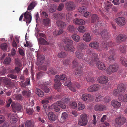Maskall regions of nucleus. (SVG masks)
<instances>
[{"label":"nucleus","mask_w":127,"mask_h":127,"mask_svg":"<svg viewBox=\"0 0 127 127\" xmlns=\"http://www.w3.org/2000/svg\"><path fill=\"white\" fill-rule=\"evenodd\" d=\"M116 23L119 26L122 27L125 25L126 22L124 17H121L117 18L115 19Z\"/></svg>","instance_id":"9"},{"label":"nucleus","mask_w":127,"mask_h":127,"mask_svg":"<svg viewBox=\"0 0 127 127\" xmlns=\"http://www.w3.org/2000/svg\"><path fill=\"white\" fill-rule=\"evenodd\" d=\"M75 5L72 1L68 2L66 4V7L68 10H73L75 9Z\"/></svg>","instance_id":"25"},{"label":"nucleus","mask_w":127,"mask_h":127,"mask_svg":"<svg viewBox=\"0 0 127 127\" xmlns=\"http://www.w3.org/2000/svg\"><path fill=\"white\" fill-rule=\"evenodd\" d=\"M99 59L98 54L94 53H92V57H87L86 59V61L89 65L92 66L94 65L95 63L97 62Z\"/></svg>","instance_id":"2"},{"label":"nucleus","mask_w":127,"mask_h":127,"mask_svg":"<svg viewBox=\"0 0 127 127\" xmlns=\"http://www.w3.org/2000/svg\"><path fill=\"white\" fill-rule=\"evenodd\" d=\"M98 82L100 84H105L108 81V78L104 75L99 76L97 78Z\"/></svg>","instance_id":"12"},{"label":"nucleus","mask_w":127,"mask_h":127,"mask_svg":"<svg viewBox=\"0 0 127 127\" xmlns=\"http://www.w3.org/2000/svg\"><path fill=\"white\" fill-rule=\"evenodd\" d=\"M57 71L54 68L51 67L48 69L47 73L49 75L51 74L55 75L57 73Z\"/></svg>","instance_id":"41"},{"label":"nucleus","mask_w":127,"mask_h":127,"mask_svg":"<svg viewBox=\"0 0 127 127\" xmlns=\"http://www.w3.org/2000/svg\"><path fill=\"white\" fill-rule=\"evenodd\" d=\"M127 39V36L124 34H120L117 37L116 41V42L120 43L125 41Z\"/></svg>","instance_id":"10"},{"label":"nucleus","mask_w":127,"mask_h":127,"mask_svg":"<svg viewBox=\"0 0 127 127\" xmlns=\"http://www.w3.org/2000/svg\"><path fill=\"white\" fill-rule=\"evenodd\" d=\"M126 119L123 115H121L115 120V126L120 127L121 126L124 124L125 122Z\"/></svg>","instance_id":"6"},{"label":"nucleus","mask_w":127,"mask_h":127,"mask_svg":"<svg viewBox=\"0 0 127 127\" xmlns=\"http://www.w3.org/2000/svg\"><path fill=\"white\" fill-rule=\"evenodd\" d=\"M120 62L121 64L127 67V61L124 57H122L120 58Z\"/></svg>","instance_id":"44"},{"label":"nucleus","mask_w":127,"mask_h":127,"mask_svg":"<svg viewBox=\"0 0 127 127\" xmlns=\"http://www.w3.org/2000/svg\"><path fill=\"white\" fill-rule=\"evenodd\" d=\"M56 23L57 25L60 28H64L66 26L65 23L62 21L58 20L56 22Z\"/></svg>","instance_id":"32"},{"label":"nucleus","mask_w":127,"mask_h":127,"mask_svg":"<svg viewBox=\"0 0 127 127\" xmlns=\"http://www.w3.org/2000/svg\"><path fill=\"white\" fill-rule=\"evenodd\" d=\"M99 19V18L97 15L95 14H93L91 18V22L92 23H94Z\"/></svg>","instance_id":"37"},{"label":"nucleus","mask_w":127,"mask_h":127,"mask_svg":"<svg viewBox=\"0 0 127 127\" xmlns=\"http://www.w3.org/2000/svg\"><path fill=\"white\" fill-rule=\"evenodd\" d=\"M15 64L17 66L19 67H21L22 66V64L21 63V61L18 59H16L15 61Z\"/></svg>","instance_id":"53"},{"label":"nucleus","mask_w":127,"mask_h":127,"mask_svg":"<svg viewBox=\"0 0 127 127\" xmlns=\"http://www.w3.org/2000/svg\"><path fill=\"white\" fill-rule=\"evenodd\" d=\"M35 92L36 94L39 97H42L44 95V93L40 89H36Z\"/></svg>","instance_id":"45"},{"label":"nucleus","mask_w":127,"mask_h":127,"mask_svg":"<svg viewBox=\"0 0 127 127\" xmlns=\"http://www.w3.org/2000/svg\"><path fill=\"white\" fill-rule=\"evenodd\" d=\"M84 40L86 42L90 41L91 39V37L89 33H85L83 36Z\"/></svg>","instance_id":"34"},{"label":"nucleus","mask_w":127,"mask_h":127,"mask_svg":"<svg viewBox=\"0 0 127 127\" xmlns=\"http://www.w3.org/2000/svg\"><path fill=\"white\" fill-rule=\"evenodd\" d=\"M24 15V17L26 19V23L28 24L30 23L31 21L32 18L30 12L27 11Z\"/></svg>","instance_id":"14"},{"label":"nucleus","mask_w":127,"mask_h":127,"mask_svg":"<svg viewBox=\"0 0 127 127\" xmlns=\"http://www.w3.org/2000/svg\"><path fill=\"white\" fill-rule=\"evenodd\" d=\"M22 94L24 96L29 97L30 95V90L28 91H24L22 92Z\"/></svg>","instance_id":"57"},{"label":"nucleus","mask_w":127,"mask_h":127,"mask_svg":"<svg viewBox=\"0 0 127 127\" xmlns=\"http://www.w3.org/2000/svg\"><path fill=\"white\" fill-rule=\"evenodd\" d=\"M26 113L29 115H32L34 112V110L32 108H26Z\"/></svg>","instance_id":"49"},{"label":"nucleus","mask_w":127,"mask_h":127,"mask_svg":"<svg viewBox=\"0 0 127 127\" xmlns=\"http://www.w3.org/2000/svg\"><path fill=\"white\" fill-rule=\"evenodd\" d=\"M11 60V59L10 57H7L5 59L3 63L5 64H9L10 63Z\"/></svg>","instance_id":"63"},{"label":"nucleus","mask_w":127,"mask_h":127,"mask_svg":"<svg viewBox=\"0 0 127 127\" xmlns=\"http://www.w3.org/2000/svg\"><path fill=\"white\" fill-rule=\"evenodd\" d=\"M67 114L66 112L63 113L60 118L61 122L63 123L66 121L67 119Z\"/></svg>","instance_id":"36"},{"label":"nucleus","mask_w":127,"mask_h":127,"mask_svg":"<svg viewBox=\"0 0 127 127\" xmlns=\"http://www.w3.org/2000/svg\"><path fill=\"white\" fill-rule=\"evenodd\" d=\"M67 54L64 52H61L59 53L58 55V57L60 58H64L66 57Z\"/></svg>","instance_id":"51"},{"label":"nucleus","mask_w":127,"mask_h":127,"mask_svg":"<svg viewBox=\"0 0 127 127\" xmlns=\"http://www.w3.org/2000/svg\"><path fill=\"white\" fill-rule=\"evenodd\" d=\"M119 66L117 63H114L110 65L106 69V73L108 74L111 75L117 72L119 69Z\"/></svg>","instance_id":"4"},{"label":"nucleus","mask_w":127,"mask_h":127,"mask_svg":"<svg viewBox=\"0 0 127 127\" xmlns=\"http://www.w3.org/2000/svg\"><path fill=\"white\" fill-rule=\"evenodd\" d=\"M119 99L121 101L127 102V94H125L124 95L123 94L120 95L119 97Z\"/></svg>","instance_id":"38"},{"label":"nucleus","mask_w":127,"mask_h":127,"mask_svg":"<svg viewBox=\"0 0 127 127\" xmlns=\"http://www.w3.org/2000/svg\"><path fill=\"white\" fill-rule=\"evenodd\" d=\"M8 46L7 44L3 43L1 44L0 46L1 48L3 51H6Z\"/></svg>","instance_id":"59"},{"label":"nucleus","mask_w":127,"mask_h":127,"mask_svg":"<svg viewBox=\"0 0 127 127\" xmlns=\"http://www.w3.org/2000/svg\"><path fill=\"white\" fill-rule=\"evenodd\" d=\"M78 30L80 32H85L86 29L83 26H81L79 27L78 29Z\"/></svg>","instance_id":"62"},{"label":"nucleus","mask_w":127,"mask_h":127,"mask_svg":"<svg viewBox=\"0 0 127 127\" xmlns=\"http://www.w3.org/2000/svg\"><path fill=\"white\" fill-rule=\"evenodd\" d=\"M67 30L70 32L75 33L76 31V28L72 25H69L67 28Z\"/></svg>","instance_id":"35"},{"label":"nucleus","mask_w":127,"mask_h":127,"mask_svg":"<svg viewBox=\"0 0 127 127\" xmlns=\"http://www.w3.org/2000/svg\"><path fill=\"white\" fill-rule=\"evenodd\" d=\"M121 103L117 100H113L111 102V105L116 109H118L120 108L121 105Z\"/></svg>","instance_id":"19"},{"label":"nucleus","mask_w":127,"mask_h":127,"mask_svg":"<svg viewBox=\"0 0 127 127\" xmlns=\"http://www.w3.org/2000/svg\"><path fill=\"white\" fill-rule=\"evenodd\" d=\"M127 46L125 45H120L119 48V51L120 52L123 54H125L126 52Z\"/></svg>","instance_id":"31"},{"label":"nucleus","mask_w":127,"mask_h":127,"mask_svg":"<svg viewBox=\"0 0 127 127\" xmlns=\"http://www.w3.org/2000/svg\"><path fill=\"white\" fill-rule=\"evenodd\" d=\"M3 82L5 85L10 87L14 86V82H12L10 80L6 78H4L3 80Z\"/></svg>","instance_id":"20"},{"label":"nucleus","mask_w":127,"mask_h":127,"mask_svg":"<svg viewBox=\"0 0 127 127\" xmlns=\"http://www.w3.org/2000/svg\"><path fill=\"white\" fill-rule=\"evenodd\" d=\"M93 32L96 35L98 34L99 33L98 28L96 25H94L93 27Z\"/></svg>","instance_id":"50"},{"label":"nucleus","mask_w":127,"mask_h":127,"mask_svg":"<svg viewBox=\"0 0 127 127\" xmlns=\"http://www.w3.org/2000/svg\"><path fill=\"white\" fill-rule=\"evenodd\" d=\"M115 55H110L108 57V60L109 62H113L115 61L116 58Z\"/></svg>","instance_id":"58"},{"label":"nucleus","mask_w":127,"mask_h":127,"mask_svg":"<svg viewBox=\"0 0 127 127\" xmlns=\"http://www.w3.org/2000/svg\"><path fill=\"white\" fill-rule=\"evenodd\" d=\"M34 124L33 122L28 120L26 122L25 127H34Z\"/></svg>","instance_id":"42"},{"label":"nucleus","mask_w":127,"mask_h":127,"mask_svg":"<svg viewBox=\"0 0 127 127\" xmlns=\"http://www.w3.org/2000/svg\"><path fill=\"white\" fill-rule=\"evenodd\" d=\"M109 32L106 29L103 30L101 32V35L103 38H107L108 36Z\"/></svg>","instance_id":"33"},{"label":"nucleus","mask_w":127,"mask_h":127,"mask_svg":"<svg viewBox=\"0 0 127 127\" xmlns=\"http://www.w3.org/2000/svg\"><path fill=\"white\" fill-rule=\"evenodd\" d=\"M52 84L51 82L49 81L48 82H45L43 83L40 87L41 88L45 93H48L50 91V89L47 88L46 86L49 85H50Z\"/></svg>","instance_id":"11"},{"label":"nucleus","mask_w":127,"mask_h":127,"mask_svg":"<svg viewBox=\"0 0 127 127\" xmlns=\"http://www.w3.org/2000/svg\"><path fill=\"white\" fill-rule=\"evenodd\" d=\"M57 104L58 106H59L61 108L63 109H65L66 106L65 104L62 101H59L57 102Z\"/></svg>","instance_id":"43"},{"label":"nucleus","mask_w":127,"mask_h":127,"mask_svg":"<svg viewBox=\"0 0 127 127\" xmlns=\"http://www.w3.org/2000/svg\"><path fill=\"white\" fill-rule=\"evenodd\" d=\"M100 88V86L99 84H95L90 86L87 89L89 92H92L97 91Z\"/></svg>","instance_id":"8"},{"label":"nucleus","mask_w":127,"mask_h":127,"mask_svg":"<svg viewBox=\"0 0 127 127\" xmlns=\"http://www.w3.org/2000/svg\"><path fill=\"white\" fill-rule=\"evenodd\" d=\"M96 65L98 69L101 70H104L107 68L105 64L101 61H98L97 62Z\"/></svg>","instance_id":"15"},{"label":"nucleus","mask_w":127,"mask_h":127,"mask_svg":"<svg viewBox=\"0 0 127 127\" xmlns=\"http://www.w3.org/2000/svg\"><path fill=\"white\" fill-rule=\"evenodd\" d=\"M92 72H88L87 73L85 76V79H86V81L89 82H92L94 79L92 77Z\"/></svg>","instance_id":"22"},{"label":"nucleus","mask_w":127,"mask_h":127,"mask_svg":"<svg viewBox=\"0 0 127 127\" xmlns=\"http://www.w3.org/2000/svg\"><path fill=\"white\" fill-rule=\"evenodd\" d=\"M82 65H79L75 70V73L76 75L79 76H81L83 74V71L82 69Z\"/></svg>","instance_id":"26"},{"label":"nucleus","mask_w":127,"mask_h":127,"mask_svg":"<svg viewBox=\"0 0 127 127\" xmlns=\"http://www.w3.org/2000/svg\"><path fill=\"white\" fill-rule=\"evenodd\" d=\"M86 47L85 45L83 43L81 42L78 44L77 48L78 51L80 52L83 49H85Z\"/></svg>","instance_id":"40"},{"label":"nucleus","mask_w":127,"mask_h":127,"mask_svg":"<svg viewBox=\"0 0 127 127\" xmlns=\"http://www.w3.org/2000/svg\"><path fill=\"white\" fill-rule=\"evenodd\" d=\"M95 109L96 111H103L106 110V107L105 105L103 104H97L95 106Z\"/></svg>","instance_id":"21"},{"label":"nucleus","mask_w":127,"mask_h":127,"mask_svg":"<svg viewBox=\"0 0 127 127\" xmlns=\"http://www.w3.org/2000/svg\"><path fill=\"white\" fill-rule=\"evenodd\" d=\"M71 79L69 78L65 82L64 85L67 86L69 89L72 91L75 92L76 91V88H78L80 87V85L78 83H75L72 84L71 83Z\"/></svg>","instance_id":"3"},{"label":"nucleus","mask_w":127,"mask_h":127,"mask_svg":"<svg viewBox=\"0 0 127 127\" xmlns=\"http://www.w3.org/2000/svg\"><path fill=\"white\" fill-rule=\"evenodd\" d=\"M30 78H29L24 83H22L21 84L22 87H25L26 86L30 85Z\"/></svg>","instance_id":"54"},{"label":"nucleus","mask_w":127,"mask_h":127,"mask_svg":"<svg viewBox=\"0 0 127 127\" xmlns=\"http://www.w3.org/2000/svg\"><path fill=\"white\" fill-rule=\"evenodd\" d=\"M44 74V73L42 71H40L37 73H36V78L38 79H40Z\"/></svg>","instance_id":"55"},{"label":"nucleus","mask_w":127,"mask_h":127,"mask_svg":"<svg viewBox=\"0 0 127 127\" xmlns=\"http://www.w3.org/2000/svg\"><path fill=\"white\" fill-rule=\"evenodd\" d=\"M89 46L91 48L99 50V43L95 41L91 42L89 45Z\"/></svg>","instance_id":"30"},{"label":"nucleus","mask_w":127,"mask_h":127,"mask_svg":"<svg viewBox=\"0 0 127 127\" xmlns=\"http://www.w3.org/2000/svg\"><path fill=\"white\" fill-rule=\"evenodd\" d=\"M11 106L14 112L20 111L21 110L22 108L21 105L18 103H13L11 105Z\"/></svg>","instance_id":"17"},{"label":"nucleus","mask_w":127,"mask_h":127,"mask_svg":"<svg viewBox=\"0 0 127 127\" xmlns=\"http://www.w3.org/2000/svg\"><path fill=\"white\" fill-rule=\"evenodd\" d=\"M43 24L46 26H48L50 23V21L49 18L44 19L43 20Z\"/></svg>","instance_id":"48"},{"label":"nucleus","mask_w":127,"mask_h":127,"mask_svg":"<svg viewBox=\"0 0 127 127\" xmlns=\"http://www.w3.org/2000/svg\"><path fill=\"white\" fill-rule=\"evenodd\" d=\"M64 31L63 29H60L58 31H56L53 32V35L56 36L62 33Z\"/></svg>","instance_id":"56"},{"label":"nucleus","mask_w":127,"mask_h":127,"mask_svg":"<svg viewBox=\"0 0 127 127\" xmlns=\"http://www.w3.org/2000/svg\"><path fill=\"white\" fill-rule=\"evenodd\" d=\"M94 98V96L93 95L87 94H84L82 96V99L83 100L85 101H92L93 100Z\"/></svg>","instance_id":"16"},{"label":"nucleus","mask_w":127,"mask_h":127,"mask_svg":"<svg viewBox=\"0 0 127 127\" xmlns=\"http://www.w3.org/2000/svg\"><path fill=\"white\" fill-rule=\"evenodd\" d=\"M73 22L77 25H84L85 23V21L84 20L78 18L74 19L73 21Z\"/></svg>","instance_id":"29"},{"label":"nucleus","mask_w":127,"mask_h":127,"mask_svg":"<svg viewBox=\"0 0 127 127\" xmlns=\"http://www.w3.org/2000/svg\"><path fill=\"white\" fill-rule=\"evenodd\" d=\"M114 45V43L111 41L106 42L105 41H103L101 43V46L104 50H106L108 49L109 47H112Z\"/></svg>","instance_id":"7"},{"label":"nucleus","mask_w":127,"mask_h":127,"mask_svg":"<svg viewBox=\"0 0 127 127\" xmlns=\"http://www.w3.org/2000/svg\"><path fill=\"white\" fill-rule=\"evenodd\" d=\"M63 42L65 44H66V45H72L73 43V41L68 38L64 39V40Z\"/></svg>","instance_id":"46"},{"label":"nucleus","mask_w":127,"mask_h":127,"mask_svg":"<svg viewBox=\"0 0 127 127\" xmlns=\"http://www.w3.org/2000/svg\"><path fill=\"white\" fill-rule=\"evenodd\" d=\"M88 117L86 114H82L80 115L78 120L79 125L84 126L87 125L88 122Z\"/></svg>","instance_id":"5"},{"label":"nucleus","mask_w":127,"mask_h":127,"mask_svg":"<svg viewBox=\"0 0 127 127\" xmlns=\"http://www.w3.org/2000/svg\"><path fill=\"white\" fill-rule=\"evenodd\" d=\"M38 43L40 44L48 45L49 44V43L46 41L42 37H40L38 39Z\"/></svg>","instance_id":"39"},{"label":"nucleus","mask_w":127,"mask_h":127,"mask_svg":"<svg viewBox=\"0 0 127 127\" xmlns=\"http://www.w3.org/2000/svg\"><path fill=\"white\" fill-rule=\"evenodd\" d=\"M113 95L115 96H118V98L119 99V97L120 95H123L122 94H121V93L119 92L118 90V89L114 90L113 92Z\"/></svg>","instance_id":"52"},{"label":"nucleus","mask_w":127,"mask_h":127,"mask_svg":"<svg viewBox=\"0 0 127 127\" xmlns=\"http://www.w3.org/2000/svg\"><path fill=\"white\" fill-rule=\"evenodd\" d=\"M76 57L78 59H82L83 60L86 61V59L84 57V54L82 53L79 52L78 51H77L75 54Z\"/></svg>","instance_id":"27"},{"label":"nucleus","mask_w":127,"mask_h":127,"mask_svg":"<svg viewBox=\"0 0 127 127\" xmlns=\"http://www.w3.org/2000/svg\"><path fill=\"white\" fill-rule=\"evenodd\" d=\"M47 117L48 119L51 122L56 120L57 119L56 116L52 112H50L48 113Z\"/></svg>","instance_id":"24"},{"label":"nucleus","mask_w":127,"mask_h":127,"mask_svg":"<svg viewBox=\"0 0 127 127\" xmlns=\"http://www.w3.org/2000/svg\"><path fill=\"white\" fill-rule=\"evenodd\" d=\"M35 7L34 2H32L30 5L28 6L27 10H31L33 9Z\"/></svg>","instance_id":"61"},{"label":"nucleus","mask_w":127,"mask_h":127,"mask_svg":"<svg viewBox=\"0 0 127 127\" xmlns=\"http://www.w3.org/2000/svg\"><path fill=\"white\" fill-rule=\"evenodd\" d=\"M37 61L36 64L37 65H41L44 62L45 59V56L43 55L37 54Z\"/></svg>","instance_id":"13"},{"label":"nucleus","mask_w":127,"mask_h":127,"mask_svg":"<svg viewBox=\"0 0 127 127\" xmlns=\"http://www.w3.org/2000/svg\"><path fill=\"white\" fill-rule=\"evenodd\" d=\"M55 77V79L54 80L55 82L54 85V88L58 92H60L62 86V84L60 81H65L67 79V77L64 74H63L61 75H56Z\"/></svg>","instance_id":"1"},{"label":"nucleus","mask_w":127,"mask_h":127,"mask_svg":"<svg viewBox=\"0 0 127 127\" xmlns=\"http://www.w3.org/2000/svg\"><path fill=\"white\" fill-rule=\"evenodd\" d=\"M8 117H10V123L12 124L16 123L18 117L16 114H8Z\"/></svg>","instance_id":"18"},{"label":"nucleus","mask_w":127,"mask_h":127,"mask_svg":"<svg viewBox=\"0 0 127 127\" xmlns=\"http://www.w3.org/2000/svg\"><path fill=\"white\" fill-rule=\"evenodd\" d=\"M71 37L75 41L78 42L80 40V37L77 34H73L72 35Z\"/></svg>","instance_id":"47"},{"label":"nucleus","mask_w":127,"mask_h":127,"mask_svg":"<svg viewBox=\"0 0 127 127\" xmlns=\"http://www.w3.org/2000/svg\"><path fill=\"white\" fill-rule=\"evenodd\" d=\"M85 107V106L81 102H79L78 103V108L79 110H83L84 109Z\"/></svg>","instance_id":"60"},{"label":"nucleus","mask_w":127,"mask_h":127,"mask_svg":"<svg viewBox=\"0 0 127 127\" xmlns=\"http://www.w3.org/2000/svg\"><path fill=\"white\" fill-rule=\"evenodd\" d=\"M49 11L51 13L54 12L56 10V7L53 6H50L48 8Z\"/></svg>","instance_id":"64"},{"label":"nucleus","mask_w":127,"mask_h":127,"mask_svg":"<svg viewBox=\"0 0 127 127\" xmlns=\"http://www.w3.org/2000/svg\"><path fill=\"white\" fill-rule=\"evenodd\" d=\"M117 89L119 92L122 94L126 91V86L123 84L120 83L117 86Z\"/></svg>","instance_id":"23"},{"label":"nucleus","mask_w":127,"mask_h":127,"mask_svg":"<svg viewBox=\"0 0 127 127\" xmlns=\"http://www.w3.org/2000/svg\"><path fill=\"white\" fill-rule=\"evenodd\" d=\"M75 48L72 45H66L64 47L65 51L69 52H74Z\"/></svg>","instance_id":"28"}]
</instances>
